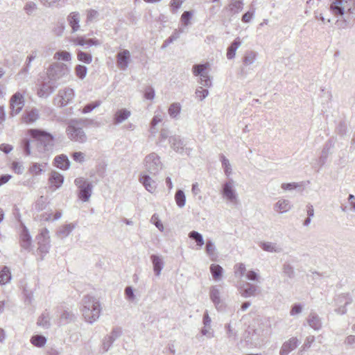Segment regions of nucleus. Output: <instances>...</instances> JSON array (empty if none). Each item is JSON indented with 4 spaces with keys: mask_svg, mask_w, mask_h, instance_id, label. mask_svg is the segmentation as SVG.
Returning <instances> with one entry per match:
<instances>
[{
    "mask_svg": "<svg viewBox=\"0 0 355 355\" xmlns=\"http://www.w3.org/2000/svg\"><path fill=\"white\" fill-rule=\"evenodd\" d=\"M209 67V63L198 64H194L192 69L193 75L200 76L199 83L206 87H210L212 85L211 78L207 71Z\"/></svg>",
    "mask_w": 355,
    "mask_h": 355,
    "instance_id": "9",
    "label": "nucleus"
},
{
    "mask_svg": "<svg viewBox=\"0 0 355 355\" xmlns=\"http://www.w3.org/2000/svg\"><path fill=\"white\" fill-rule=\"evenodd\" d=\"M77 58L79 61L85 64H90L92 62V55L80 50L77 52Z\"/></svg>",
    "mask_w": 355,
    "mask_h": 355,
    "instance_id": "45",
    "label": "nucleus"
},
{
    "mask_svg": "<svg viewBox=\"0 0 355 355\" xmlns=\"http://www.w3.org/2000/svg\"><path fill=\"white\" fill-rule=\"evenodd\" d=\"M195 94L196 98L202 101L209 95V91L207 89H203L202 87H199L196 89Z\"/></svg>",
    "mask_w": 355,
    "mask_h": 355,
    "instance_id": "56",
    "label": "nucleus"
},
{
    "mask_svg": "<svg viewBox=\"0 0 355 355\" xmlns=\"http://www.w3.org/2000/svg\"><path fill=\"white\" fill-rule=\"evenodd\" d=\"M330 9L334 15L344 16L346 24L355 21V0H334Z\"/></svg>",
    "mask_w": 355,
    "mask_h": 355,
    "instance_id": "2",
    "label": "nucleus"
},
{
    "mask_svg": "<svg viewBox=\"0 0 355 355\" xmlns=\"http://www.w3.org/2000/svg\"><path fill=\"white\" fill-rule=\"evenodd\" d=\"M144 166L147 172L155 175L162 169L163 164L159 156L155 153H152L145 157Z\"/></svg>",
    "mask_w": 355,
    "mask_h": 355,
    "instance_id": "8",
    "label": "nucleus"
},
{
    "mask_svg": "<svg viewBox=\"0 0 355 355\" xmlns=\"http://www.w3.org/2000/svg\"><path fill=\"white\" fill-rule=\"evenodd\" d=\"M75 318L74 315L68 311H64L60 317V323L61 324H64L73 321Z\"/></svg>",
    "mask_w": 355,
    "mask_h": 355,
    "instance_id": "44",
    "label": "nucleus"
},
{
    "mask_svg": "<svg viewBox=\"0 0 355 355\" xmlns=\"http://www.w3.org/2000/svg\"><path fill=\"white\" fill-rule=\"evenodd\" d=\"M189 238L193 240L196 243V245L201 248L204 244L205 241L202 235L197 231H191L189 233Z\"/></svg>",
    "mask_w": 355,
    "mask_h": 355,
    "instance_id": "37",
    "label": "nucleus"
},
{
    "mask_svg": "<svg viewBox=\"0 0 355 355\" xmlns=\"http://www.w3.org/2000/svg\"><path fill=\"white\" fill-rule=\"evenodd\" d=\"M162 121V116L161 114H156L153 116L150 125V132L152 134H155L157 132V130L155 129V126Z\"/></svg>",
    "mask_w": 355,
    "mask_h": 355,
    "instance_id": "54",
    "label": "nucleus"
},
{
    "mask_svg": "<svg viewBox=\"0 0 355 355\" xmlns=\"http://www.w3.org/2000/svg\"><path fill=\"white\" fill-rule=\"evenodd\" d=\"M19 243L22 249L27 251H30L31 250L32 238L27 227L24 225H23L19 235Z\"/></svg>",
    "mask_w": 355,
    "mask_h": 355,
    "instance_id": "15",
    "label": "nucleus"
},
{
    "mask_svg": "<svg viewBox=\"0 0 355 355\" xmlns=\"http://www.w3.org/2000/svg\"><path fill=\"white\" fill-rule=\"evenodd\" d=\"M73 97V89L69 87H66L63 89L59 90L58 94L55 98L54 101L57 105L60 107H64L67 105L69 102H71Z\"/></svg>",
    "mask_w": 355,
    "mask_h": 355,
    "instance_id": "12",
    "label": "nucleus"
},
{
    "mask_svg": "<svg viewBox=\"0 0 355 355\" xmlns=\"http://www.w3.org/2000/svg\"><path fill=\"white\" fill-rule=\"evenodd\" d=\"M210 272L215 281H220L222 279L223 268L218 264H211L209 267Z\"/></svg>",
    "mask_w": 355,
    "mask_h": 355,
    "instance_id": "33",
    "label": "nucleus"
},
{
    "mask_svg": "<svg viewBox=\"0 0 355 355\" xmlns=\"http://www.w3.org/2000/svg\"><path fill=\"white\" fill-rule=\"evenodd\" d=\"M241 45L240 37H236L227 49V58L232 60L235 58L236 51Z\"/></svg>",
    "mask_w": 355,
    "mask_h": 355,
    "instance_id": "30",
    "label": "nucleus"
},
{
    "mask_svg": "<svg viewBox=\"0 0 355 355\" xmlns=\"http://www.w3.org/2000/svg\"><path fill=\"white\" fill-rule=\"evenodd\" d=\"M64 182V177L57 171L51 172L49 177V182L51 184V187H54L55 190L56 189L60 188Z\"/></svg>",
    "mask_w": 355,
    "mask_h": 355,
    "instance_id": "27",
    "label": "nucleus"
},
{
    "mask_svg": "<svg viewBox=\"0 0 355 355\" xmlns=\"http://www.w3.org/2000/svg\"><path fill=\"white\" fill-rule=\"evenodd\" d=\"M37 242V250L41 254V259L49 252L51 248L49 231L46 228H42L36 236Z\"/></svg>",
    "mask_w": 355,
    "mask_h": 355,
    "instance_id": "10",
    "label": "nucleus"
},
{
    "mask_svg": "<svg viewBox=\"0 0 355 355\" xmlns=\"http://www.w3.org/2000/svg\"><path fill=\"white\" fill-rule=\"evenodd\" d=\"M150 222L153 223L156 227L161 232H163L164 230V225L161 220L159 218V216L157 214H154L151 218Z\"/></svg>",
    "mask_w": 355,
    "mask_h": 355,
    "instance_id": "57",
    "label": "nucleus"
},
{
    "mask_svg": "<svg viewBox=\"0 0 355 355\" xmlns=\"http://www.w3.org/2000/svg\"><path fill=\"white\" fill-rule=\"evenodd\" d=\"M175 200L178 207L182 208L186 203V196L184 191L178 189L175 194Z\"/></svg>",
    "mask_w": 355,
    "mask_h": 355,
    "instance_id": "41",
    "label": "nucleus"
},
{
    "mask_svg": "<svg viewBox=\"0 0 355 355\" xmlns=\"http://www.w3.org/2000/svg\"><path fill=\"white\" fill-rule=\"evenodd\" d=\"M300 342L297 338L293 337L285 342L280 349V355H288L294 350L299 345Z\"/></svg>",
    "mask_w": 355,
    "mask_h": 355,
    "instance_id": "18",
    "label": "nucleus"
},
{
    "mask_svg": "<svg viewBox=\"0 0 355 355\" xmlns=\"http://www.w3.org/2000/svg\"><path fill=\"white\" fill-rule=\"evenodd\" d=\"M131 115L130 111L127 109H121L116 112L114 116V123L119 124L128 119Z\"/></svg>",
    "mask_w": 355,
    "mask_h": 355,
    "instance_id": "28",
    "label": "nucleus"
},
{
    "mask_svg": "<svg viewBox=\"0 0 355 355\" xmlns=\"http://www.w3.org/2000/svg\"><path fill=\"white\" fill-rule=\"evenodd\" d=\"M205 252L211 261H217L218 256L216 247L215 243L211 239H207L206 241Z\"/></svg>",
    "mask_w": 355,
    "mask_h": 355,
    "instance_id": "20",
    "label": "nucleus"
},
{
    "mask_svg": "<svg viewBox=\"0 0 355 355\" xmlns=\"http://www.w3.org/2000/svg\"><path fill=\"white\" fill-rule=\"evenodd\" d=\"M292 207L291 203L288 200L279 199L274 205V210L279 214H284L288 211Z\"/></svg>",
    "mask_w": 355,
    "mask_h": 355,
    "instance_id": "24",
    "label": "nucleus"
},
{
    "mask_svg": "<svg viewBox=\"0 0 355 355\" xmlns=\"http://www.w3.org/2000/svg\"><path fill=\"white\" fill-rule=\"evenodd\" d=\"M114 341L109 336H105L102 341L101 348L104 352H107L112 347Z\"/></svg>",
    "mask_w": 355,
    "mask_h": 355,
    "instance_id": "55",
    "label": "nucleus"
},
{
    "mask_svg": "<svg viewBox=\"0 0 355 355\" xmlns=\"http://www.w3.org/2000/svg\"><path fill=\"white\" fill-rule=\"evenodd\" d=\"M31 343L37 347H42L46 343V338L42 335H35L31 337Z\"/></svg>",
    "mask_w": 355,
    "mask_h": 355,
    "instance_id": "39",
    "label": "nucleus"
},
{
    "mask_svg": "<svg viewBox=\"0 0 355 355\" xmlns=\"http://www.w3.org/2000/svg\"><path fill=\"white\" fill-rule=\"evenodd\" d=\"M66 132L68 138L71 141L83 144L87 139V137L81 127L80 120L71 121L68 124Z\"/></svg>",
    "mask_w": 355,
    "mask_h": 355,
    "instance_id": "6",
    "label": "nucleus"
},
{
    "mask_svg": "<svg viewBox=\"0 0 355 355\" xmlns=\"http://www.w3.org/2000/svg\"><path fill=\"white\" fill-rule=\"evenodd\" d=\"M46 164L33 163L29 168V172L33 175H39L44 171V166Z\"/></svg>",
    "mask_w": 355,
    "mask_h": 355,
    "instance_id": "46",
    "label": "nucleus"
},
{
    "mask_svg": "<svg viewBox=\"0 0 355 355\" xmlns=\"http://www.w3.org/2000/svg\"><path fill=\"white\" fill-rule=\"evenodd\" d=\"M221 290L219 286H212L209 288V297L217 310L222 308V300L220 299Z\"/></svg>",
    "mask_w": 355,
    "mask_h": 355,
    "instance_id": "16",
    "label": "nucleus"
},
{
    "mask_svg": "<svg viewBox=\"0 0 355 355\" xmlns=\"http://www.w3.org/2000/svg\"><path fill=\"white\" fill-rule=\"evenodd\" d=\"M125 295L126 299L130 302H133L135 300L134 291L131 286H127L125 288Z\"/></svg>",
    "mask_w": 355,
    "mask_h": 355,
    "instance_id": "64",
    "label": "nucleus"
},
{
    "mask_svg": "<svg viewBox=\"0 0 355 355\" xmlns=\"http://www.w3.org/2000/svg\"><path fill=\"white\" fill-rule=\"evenodd\" d=\"M220 161L222 163V167L224 170L225 175L229 178L232 173V166L227 158L223 155H220Z\"/></svg>",
    "mask_w": 355,
    "mask_h": 355,
    "instance_id": "36",
    "label": "nucleus"
},
{
    "mask_svg": "<svg viewBox=\"0 0 355 355\" xmlns=\"http://www.w3.org/2000/svg\"><path fill=\"white\" fill-rule=\"evenodd\" d=\"M67 21L72 33L78 31L80 28V14L78 12H71L67 17Z\"/></svg>",
    "mask_w": 355,
    "mask_h": 355,
    "instance_id": "23",
    "label": "nucleus"
},
{
    "mask_svg": "<svg viewBox=\"0 0 355 355\" xmlns=\"http://www.w3.org/2000/svg\"><path fill=\"white\" fill-rule=\"evenodd\" d=\"M76 223H69L60 227L57 232L58 236L62 239L66 238L76 228Z\"/></svg>",
    "mask_w": 355,
    "mask_h": 355,
    "instance_id": "31",
    "label": "nucleus"
},
{
    "mask_svg": "<svg viewBox=\"0 0 355 355\" xmlns=\"http://www.w3.org/2000/svg\"><path fill=\"white\" fill-rule=\"evenodd\" d=\"M257 57V53L253 51H248L245 53L243 58V64L246 66L252 64Z\"/></svg>",
    "mask_w": 355,
    "mask_h": 355,
    "instance_id": "40",
    "label": "nucleus"
},
{
    "mask_svg": "<svg viewBox=\"0 0 355 355\" xmlns=\"http://www.w3.org/2000/svg\"><path fill=\"white\" fill-rule=\"evenodd\" d=\"M24 95L20 92L14 94L10 100V114L15 116L18 114L24 106Z\"/></svg>",
    "mask_w": 355,
    "mask_h": 355,
    "instance_id": "13",
    "label": "nucleus"
},
{
    "mask_svg": "<svg viewBox=\"0 0 355 355\" xmlns=\"http://www.w3.org/2000/svg\"><path fill=\"white\" fill-rule=\"evenodd\" d=\"M243 3L240 0H232L230 4V10L234 13H238L243 10Z\"/></svg>",
    "mask_w": 355,
    "mask_h": 355,
    "instance_id": "48",
    "label": "nucleus"
},
{
    "mask_svg": "<svg viewBox=\"0 0 355 355\" xmlns=\"http://www.w3.org/2000/svg\"><path fill=\"white\" fill-rule=\"evenodd\" d=\"M58 87V84L52 83L51 80H44L37 89V95L41 98H46Z\"/></svg>",
    "mask_w": 355,
    "mask_h": 355,
    "instance_id": "14",
    "label": "nucleus"
},
{
    "mask_svg": "<svg viewBox=\"0 0 355 355\" xmlns=\"http://www.w3.org/2000/svg\"><path fill=\"white\" fill-rule=\"evenodd\" d=\"M234 270L235 276L239 277H242L246 272L245 266L243 263L236 264L234 266Z\"/></svg>",
    "mask_w": 355,
    "mask_h": 355,
    "instance_id": "52",
    "label": "nucleus"
},
{
    "mask_svg": "<svg viewBox=\"0 0 355 355\" xmlns=\"http://www.w3.org/2000/svg\"><path fill=\"white\" fill-rule=\"evenodd\" d=\"M282 272L284 276L289 279H293L295 277V271L293 267L289 263H284L282 268Z\"/></svg>",
    "mask_w": 355,
    "mask_h": 355,
    "instance_id": "50",
    "label": "nucleus"
},
{
    "mask_svg": "<svg viewBox=\"0 0 355 355\" xmlns=\"http://www.w3.org/2000/svg\"><path fill=\"white\" fill-rule=\"evenodd\" d=\"M53 59L66 62L71 61V54L66 51H59L54 54Z\"/></svg>",
    "mask_w": 355,
    "mask_h": 355,
    "instance_id": "42",
    "label": "nucleus"
},
{
    "mask_svg": "<svg viewBox=\"0 0 355 355\" xmlns=\"http://www.w3.org/2000/svg\"><path fill=\"white\" fill-rule=\"evenodd\" d=\"M303 306L300 304H294L290 311V315L291 316H295L302 313Z\"/></svg>",
    "mask_w": 355,
    "mask_h": 355,
    "instance_id": "60",
    "label": "nucleus"
},
{
    "mask_svg": "<svg viewBox=\"0 0 355 355\" xmlns=\"http://www.w3.org/2000/svg\"><path fill=\"white\" fill-rule=\"evenodd\" d=\"M238 290L243 297H250L256 295L257 287L250 283H242L238 286Z\"/></svg>",
    "mask_w": 355,
    "mask_h": 355,
    "instance_id": "17",
    "label": "nucleus"
},
{
    "mask_svg": "<svg viewBox=\"0 0 355 355\" xmlns=\"http://www.w3.org/2000/svg\"><path fill=\"white\" fill-rule=\"evenodd\" d=\"M337 305L344 303V306H347L352 302V300L347 294H342L337 296L335 299Z\"/></svg>",
    "mask_w": 355,
    "mask_h": 355,
    "instance_id": "53",
    "label": "nucleus"
},
{
    "mask_svg": "<svg viewBox=\"0 0 355 355\" xmlns=\"http://www.w3.org/2000/svg\"><path fill=\"white\" fill-rule=\"evenodd\" d=\"M28 132L36 141V157H44L52 151L54 137L51 134L40 129H30Z\"/></svg>",
    "mask_w": 355,
    "mask_h": 355,
    "instance_id": "1",
    "label": "nucleus"
},
{
    "mask_svg": "<svg viewBox=\"0 0 355 355\" xmlns=\"http://www.w3.org/2000/svg\"><path fill=\"white\" fill-rule=\"evenodd\" d=\"M75 73L76 75L80 78L83 79L85 78L87 73V69L85 66L78 64L75 67Z\"/></svg>",
    "mask_w": 355,
    "mask_h": 355,
    "instance_id": "51",
    "label": "nucleus"
},
{
    "mask_svg": "<svg viewBox=\"0 0 355 355\" xmlns=\"http://www.w3.org/2000/svg\"><path fill=\"white\" fill-rule=\"evenodd\" d=\"M150 260L153 263V271L155 275L159 277L164 265L163 258L159 255L152 254L150 256Z\"/></svg>",
    "mask_w": 355,
    "mask_h": 355,
    "instance_id": "22",
    "label": "nucleus"
},
{
    "mask_svg": "<svg viewBox=\"0 0 355 355\" xmlns=\"http://www.w3.org/2000/svg\"><path fill=\"white\" fill-rule=\"evenodd\" d=\"M191 11H184L181 16L182 23L187 26L189 24V21L192 17Z\"/></svg>",
    "mask_w": 355,
    "mask_h": 355,
    "instance_id": "62",
    "label": "nucleus"
},
{
    "mask_svg": "<svg viewBox=\"0 0 355 355\" xmlns=\"http://www.w3.org/2000/svg\"><path fill=\"white\" fill-rule=\"evenodd\" d=\"M39 119L38 111L35 109L26 112L22 117L23 121L26 123H32Z\"/></svg>",
    "mask_w": 355,
    "mask_h": 355,
    "instance_id": "35",
    "label": "nucleus"
},
{
    "mask_svg": "<svg viewBox=\"0 0 355 355\" xmlns=\"http://www.w3.org/2000/svg\"><path fill=\"white\" fill-rule=\"evenodd\" d=\"M181 105L179 103H173L168 107V112L171 117L176 118L180 113Z\"/></svg>",
    "mask_w": 355,
    "mask_h": 355,
    "instance_id": "43",
    "label": "nucleus"
},
{
    "mask_svg": "<svg viewBox=\"0 0 355 355\" xmlns=\"http://www.w3.org/2000/svg\"><path fill=\"white\" fill-rule=\"evenodd\" d=\"M70 72L69 67L61 62H55L47 69V78L51 80L52 83L60 84L59 80L66 77Z\"/></svg>",
    "mask_w": 355,
    "mask_h": 355,
    "instance_id": "5",
    "label": "nucleus"
},
{
    "mask_svg": "<svg viewBox=\"0 0 355 355\" xmlns=\"http://www.w3.org/2000/svg\"><path fill=\"white\" fill-rule=\"evenodd\" d=\"M71 157H72V159L78 163L82 164L85 160V153H83L80 151L73 153Z\"/></svg>",
    "mask_w": 355,
    "mask_h": 355,
    "instance_id": "59",
    "label": "nucleus"
},
{
    "mask_svg": "<svg viewBox=\"0 0 355 355\" xmlns=\"http://www.w3.org/2000/svg\"><path fill=\"white\" fill-rule=\"evenodd\" d=\"M307 322L314 330L318 331L322 328L321 319L315 313H310L307 318Z\"/></svg>",
    "mask_w": 355,
    "mask_h": 355,
    "instance_id": "26",
    "label": "nucleus"
},
{
    "mask_svg": "<svg viewBox=\"0 0 355 355\" xmlns=\"http://www.w3.org/2000/svg\"><path fill=\"white\" fill-rule=\"evenodd\" d=\"M139 182L144 185L145 189L150 193H153L156 191L157 183L148 175L144 174L139 178Z\"/></svg>",
    "mask_w": 355,
    "mask_h": 355,
    "instance_id": "19",
    "label": "nucleus"
},
{
    "mask_svg": "<svg viewBox=\"0 0 355 355\" xmlns=\"http://www.w3.org/2000/svg\"><path fill=\"white\" fill-rule=\"evenodd\" d=\"M101 102L100 101H97L96 102L89 103L84 107L82 112L84 114L91 112L94 109L99 107L101 105Z\"/></svg>",
    "mask_w": 355,
    "mask_h": 355,
    "instance_id": "58",
    "label": "nucleus"
},
{
    "mask_svg": "<svg viewBox=\"0 0 355 355\" xmlns=\"http://www.w3.org/2000/svg\"><path fill=\"white\" fill-rule=\"evenodd\" d=\"M74 183L79 189L78 197L84 202L89 200L92 191L93 186L83 178L75 179Z\"/></svg>",
    "mask_w": 355,
    "mask_h": 355,
    "instance_id": "11",
    "label": "nucleus"
},
{
    "mask_svg": "<svg viewBox=\"0 0 355 355\" xmlns=\"http://www.w3.org/2000/svg\"><path fill=\"white\" fill-rule=\"evenodd\" d=\"M220 193L224 200L227 202L236 205L238 203V194L235 188V182L229 179L222 184Z\"/></svg>",
    "mask_w": 355,
    "mask_h": 355,
    "instance_id": "7",
    "label": "nucleus"
},
{
    "mask_svg": "<svg viewBox=\"0 0 355 355\" xmlns=\"http://www.w3.org/2000/svg\"><path fill=\"white\" fill-rule=\"evenodd\" d=\"M40 1L47 7H58L64 4L67 0H40Z\"/></svg>",
    "mask_w": 355,
    "mask_h": 355,
    "instance_id": "49",
    "label": "nucleus"
},
{
    "mask_svg": "<svg viewBox=\"0 0 355 355\" xmlns=\"http://www.w3.org/2000/svg\"><path fill=\"white\" fill-rule=\"evenodd\" d=\"M80 311L85 320L92 324L99 318L101 313L100 302L94 297L85 296L82 300Z\"/></svg>",
    "mask_w": 355,
    "mask_h": 355,
    "instance_id": "3",
    "label": "nucleus"
},
{
    "mask_svg": "<svg viewBox=\"0 0 355 355\" xmlns=\"http://www.w3.org/2000/svg\"><path fill=\"white\" fill-rule=\"evenodd\" d=\"M64 29H65L64 22L63 20H62V21H58L55 24V26L53 28V32L54 35H55L56 36L60 37L63 35Z\"/></svg>",
    "mask_w": 355,
    "mask_h": 355,
    "instance_id": "47",
    "label": "nucleus"
},
{
    "mask_svg": "<svg viewBox=\"0 0 355 355\" xmlns=\"http://www.w3.org/2000/svg\"><path fill=\"white\" fill-rule=\"evenodd\" d=\"M271 334V322L269 318L258 320L257 326L252 329L251 340L255 345L263 344Z\"/></svg>",
    "mask_w": 355,
    "mask_h": 355,
    "instance_id": "4",
    "label": "nucleus"
},
{
    "mask_svg": "<svg viewBox=\"0 0 355 355\" xmlns=\"http://www.w3.org/2000/svg\"><path fill=\"white\" fill-rule=\"evenodd\" d=\"M171 147L178 153L182 154L184 150L183 141L179 136H173L169 137Z\"/></svg>",
    "mask_w": 355,
    "mask_h": 355,
    "instance_id": "25",
    "label": "nucleus"
},
{
    "mask_svg": "<svg viewBox=\"0 0 355 355\" xmlns=\"http://www.w3.org/2000/svg\"><path fill=\"white\" fill-rule=\"evenodd\" d=\"M130 54L129 51L123 50L117 54V65L121 70H125L128 66Z\"/></svg>",
    "mask_w": 355,
    "mask_h": 355,
    "instance_id": "21",
    "label": "nucleus"
},
{
    "mask_svg": "<svg viewBox=\"0 0 355 355\" xmlns=\"http://www.w3.org/2000/svg\"><path fill=\"white\" fill-rule=\"evenodd\" d=\"M37 324L44 329H49L51 327V317L49 313L46 310L38 318Z\"/></svg>",
    "mask_w": 355,
    "mask_h": 355,
    "instance_id": "32",
    "label": "nucleus"
},
{
    "mask_svg": "<svg viewBox=\"0 0 355 355\" xmlns=\"http://www.w3.org/2000/svg\"><path fill=\"white\" fill-rule=\"evenodd\" d=\"M11 279V273L7 266H4L0 271V284L4 285Z\"/></svg>",
    "mask_w": 355,
    "mask_h": 355,
    "instance_id": "38",
    "label": "nucleus"
},
{
    "mask_svg": "<svg viewBox=\"0 0 355 355\" xmlns=\"http://www.w3.org/2000/svg\"><path fill=\"white\" fill-rule=\"evenodd\" d=\"M55 166L60 169L67 170L69 168L70 162L65 155H60L54 159Z\"/></svg>",
    "mask_w": 355,
    "mask_h": 355,
    "instance_id": "29",
    "label": "nucleus"
},
{
    "mask_svg": "<svg viewBox=\"0 0 355 355\" xmlns=\"http://www.w3.org/2000/svg\"><path fill=\"white\" fill-rule=\"evenodd\" d=\"M122 334L121 329L120 327H114L110 334L107 335L114 342L117 338H119Z\"/></svg>",
    "mask_w": 355,
    "mask_h": 355,
    "instance_id": "61",
    "label": "nucleus"
},
{
    "mask_svg": "<svg viewBox=\"0 0 355 355\" xmlns=\"http://www.w3.org/2000/svg\"><path fill=\"white\" fill-rule=\"evenodd\" d=\"M13 171L17 174H22L24 171V167L22 163L18 162H13L12 164Z\"/></svg>",
    "mask_w": 355,
    "mask_h": 355,
    "instance_id": "63",
    "label": "nucleus"
},
{
    "mask_svg": "<svg viewBox=\"0 0 355 355\" xmlns=\"http://www.w3.org/2000/svg\"><path fill=\"white\" fill-rule=\"evenodd\" d=\"M259 246L263 250L269 252H281L282 251V248L272 242H261Z\"/></svg>",
    "mask_w": 355,
    "mask_h": 355,
    "instance_id": "34",
    "label": "nucleus"
}]
</instances>
